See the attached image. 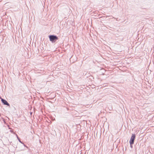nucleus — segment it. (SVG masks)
I'll return each mask as SVG.
<instances>
[{
	"mask_svg": "<svg viewBox=\"0 0 154 154\" xmlns=\"http://www.w3.org/2000/svg\"><path fill=\"white\" fill-rule=\"evenodd\" d=\"M48 37L50 41L53 43H54L58 39L57 36L54 35H50L48 36Z\"/></svg>",
	"mask_w": 154,
	"mask_h": 154,
	"instance_id": "nucleus-1",
	"label": "nucleus"
},
{
	"mask_svg": "<svg viewBox=\"0 0 154 154\" xmlns=\"http://www.w3.org/2000/svg\"><path fill=\"white\" fill-rule=\"evenodd\" d=\"M136 135L135 134H132L130 140H129V143H134V140L135 139Z\"/></svg>",
	"mask_w": 154,
	"mask_h": 154,
	"instance_id": "nucleus-2",
	"label": "nucleus"
},
{
	"mask_svg": "<svg viewBox=\"0 0 154 154\" xmlns=\"http://www.w3.org/2000/svg\"><path fill=\"white\" fill-rule=\"evenodd\" d=\"M1 100L2 103L4 105H6L10 107V104L8 103V102L5 99L1 98Z\"/></svg>",
	"mask_w": 154,
	"mask_h": 154,
	"instance_id": "nucleus-3",
	"label": "nucleus"
},
{
	"mask_svg": "<svg viewBox=\"0 0 154 154\" xmlns=\"http://www.w3.org/2000/svg\"><path fill=\"white\" fill-rule=\"evenodd\" d=\"M81 131V125L80 124H78V131Z\"/></svg>",
	"mask_w": 154,
	"mask_h": 154,
	"instance_id": "nucleus-4",
	"label": "nucleus"
},
{
	"mask_svg": "<svg viewBox=\"0 0 154 154\" xmlns=\"http://www.w3.org/2000/svg\"><path fill=\"white\" fill-rule=\"evenodd\" d=\"M16 135L19 142L21 143H23L21 141L20 138L18 137V135L17 134H16Z\"/></svg>",
	"mask_w": 154,
	"mask_h": 154,
	"instance_id": "nucleus-5",
	"label": "nucleus"
},
{
	"mask_svg": "<svg viewBox=\"0 0 154 154\" xmlns=\"http://www.w3.org/2000/svg\"><path fill=\"white\" fill-rule=\"evenodd\" d=\"M130 147L132 148H133L132 145L134 144V143H130Z\"/></svg>",
	"mask_w": 154,
	"mask_h": 154,
	"instance_id": "nucleus-6",
	"label": "nucleus"
},
{
	"mask_svg": "<svg viewBox=\"0 0 154 154\" xmlns=\"http://www.w3.org/2000/svg\"><path fill=\"white\" fill-rule=\"evenodd\" d=\"M80 146H81V145L79 143L78 144V146H79V147H80Z\"/></svg>",
	"mask_w": 154,
	"mask_h": 154,
	"instance_id": "nucleus-7",
	"label": "nucleus"
},
{
	"mask_svg": "<svg viewBox=\"0 0 154 154\" xmlns=\"http://www.w3.org/2000/svg\"><path fill=\"white\" fill-rule=\"evenodd\" d=\"M80 116H78V117H77L78 119H80Z\"/></svg>",
	"mask_w": 154,
	"mask_h": 154,
	"instance_id": "nucleus-8",
	"label": "nucleus"
},
{
	"mask_svg": "<svg viewBox=\"0 0 154 154\" xmlns=\"http://www.w3.org/2000/svg\"><path fill=\"white\" fill-rule=\"evenodd\" d=\"M22 144L23 145H24V146H25V147H27L26 146V145H25L23 143H22Z\"/></svg>",
	"mask_w": 154,
	"mask_h": 154,
	"instance_id": "nucleus-9",
	"label": "nucleus"
},
{
	"mask_svg": "<svg viewBox=\"0 0 154 154\" xmlns=\"http://www.w3.org/2000/svg\"><path fill=\"white\" fill-rule=\"evenodd\" d=\"M10 132L12 133L13 131L12 130H10Z\"/></svg>",
	"mask_w": 154,
	"mask_h": 154,
	"instance_id": "nucleus-10",
	"label": "nucleus"
},
{
	"mask_svg": "<svg viewBox=\"0 0 154 154\" xmlns=\"http://www.w3.org/2000/svg\"><path fill=\"white\" fill-rule=\"evenodd\" d=\"M79 86H78V89L79 88H79Z\"/></svg>",
	"mask_w": 154,
	"mask_h": 154,
	"instance_id": "nucleus-11",
	"label": "nucleus"
},
{
	"mask_svg": "<svg viewBox=\"0 0 154 154\" xmlns=\"http://www.w3.org/2000/svg\"><path fill=\"white\" fill-rule=\"evenodd\" d=\"M81 150H80L79 151V152H81Z\"/></svg>",
	"mask_w": 154,
	"mask_h": 154,
	"instance_id": "nucleus-12",
	"label": "nucleus"
},
{
	"mask_svg": "<svg viewBox=\"0 0 154 154\" xmlns=\"http://www.w3.org/2000/svg\"><path fill=\"white\" fill-rule=\"evenodd\" d=\"M77 153H79V152H78V151Z\"/></svg>",
	"mask_w": 154,
	"mask_h": 154,
	"instance_id": "nucleus-13",
	"label": "nucleus"
},
{
	"mask_svg": "<svg viewBox=\"0 0 154 154\" xmlns=\"http://www.w3.org/2000/svg\"><path fill=\"white\" fill-rule=\"evenodd\" d=\"M80 139H81V138H80L79 139V140H80Z\"/></svg>",
	"mask_w": 154,
	"mask_h": 154,
	"instance_id": "nucleus-14",
	"label": "nucleus"
},
{
	"mask_svg": "<svg viewBox=\"0 0 154 154\" xmlns=\"http://www.w3.org/2000/svg\"><path fill=\"white\" fill-rule=\"evenodd\" d=\"M79 138V137H78V139Z\"/></svg>",
	"mask_w": 154,
	"mask_h": 154,
	"instance_id": "nucleus-15",
	"label": "nucleus"
}]
</instances>
